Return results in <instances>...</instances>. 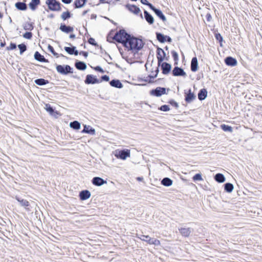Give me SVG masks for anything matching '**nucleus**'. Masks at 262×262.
Returning a JSON list of instances; mask_svg holds the SVG:
<instances>
[{
  "label": "nucleus",
  "instance_id": "obj_1",
  "mask_svg": "<svg viewBox=\"0 0 262 262\" xmlns=\"http://www.w3.org/2000/svg\"><path fill=\"white\" fill-rule=\"evenodd\" d=\"M111 39L121 43L128 51H131L135 54L141 50L144 45L142 39L128 33L123 29L117 31Z\"/></svg>",
  "mask_w": 262,
  "mask_h": 262
},
{
  "label": "nucleus",
  "instance_id": "obj_2",
  "mask_svg": "<svg viewBox=\"0 0 262 262\" xmlns=\"http://www.w3.org/2000/svg\"><path fill=\"white\" fill-rule=\"evenodd\" d=\"M56 69L57 72L61 75H67L73 73V68L68 64H56Z\"/></svg>",
  "mask_w": 262,
  "mask_h": 262
},
{
  "label": "nucleus",
  "instance_id": "obj_3",
  "mask_svg": "<svg viewBox=\"0 0 262 262\" xmlns=\"http://www.w3.org/2000/svg\"><path fill=\"white\" fill-rule=\"evenodd\" d=\"M46 4L48 6V9L53 11H60L61 10V6H63L57 0H47Z\"/></svg>",
  "mask_w": 262,
  "mask_h": 262
},
{
  "label": "nucleus",
  "instance_id": "obj_4",
  "mask_svg": "<svg viewBox=\"0 0 262 262\" xmlns=\"http://www.w3.org/2000/svg\"><path fill=\"white\" fill-rule=\"evenodd\" d=\"M166 90H167V91H169L170 89L169 88L166 89L164 87L158 86L156 89L151 90L149 91V94L151 96L159 97L161 96L162 95L167 94Z\"/></svg>",
  "mask_w": 262,
  "mask_h": 262
},
{
  "label": "nucleus",
  "instance_id": "obj_5",
  "mask_svg": "<svg viewBox=\"0 0 262 262\" xmlns=\"http://www.w3.org/2000/svg\"><path fill=\"white\" fill-rule=\"evenodd\" d=\"M130 150L128 149H123L119 150L115 154V157L117 159L125 160L127 158L130 157Z\"/></svg>",
  "mask_w": 262,
  "mask_h": 262
},
{
  "label": "nucleus",
  "instance_id": "obj_6",
  "mask_svg": "<svg viewBox=\"0 0 262 262\" xmlns=\"http://www.w3.org/2000/svg\"><path fill=\"white\" fill-rule=\"evenodd\" d=\"M140 238L142 241L146 242L150 245H154L155 246H159L160 245V242L159 240L156 238H151L148 235H141Z\"/></svg>",
  "mask_w": 262,
  "mask_h": 262
},
{
  "label": "nucleus",
  "instance_id": "obj_7",
  "mask_svg": "<svg viewBox=\"0 0 262 262\" xmlns=\"http://www.w3.org/2000/svg\"><path fill=\"white\" fill-rule=\"evenodd\" d=\"M156 38L161 43L165 42L171 43L172 42L171 38L167 35H164L160 32H156Z\"/></svg>",
  "mask_w": 262,
  "mask_h": 262
},
{
  "label": "nucleus",
  "instance_id": "obj_8",
  "mask_svg": "<svg viewBox=\"0 0 262 262\" xmlns=\"http://www.w3.org/2000/svg\"><path fill=\"white\" fill-rule=\"evenodd\" d=\"M84 82L86 84H94L100 83V81H99V79H98L96 76L92 74H88L86 76Z\"/></svg>",
  "mask_w": 262,
  "mask_h": 262
},
{
  "label": "nucleus",
  "instance_id": "obj_9",
  "mask_svg": "<svg viewBox=\"0 0 262 262\" xmlns=\"http://www.w3.org/2000/svg\"><path fill=\"white\" fill-rule=\"evenodd\" d=\"M45 108L51 116L56 118H57L58 116L60 115V113L57 111H56L55 108L51 106L49 103L45 104Z\"/></svg>",
  "mask_w": 262,
  "mask_h": 262
},
{
  "label": "nucleus",
  "instance_id": "obj_10",
  "mask_svg": "<svg viewBox=\"0 0 262 262\" xmlns=\"http://www.w3.org/2000/svg\"><path fill=\"white\" fill-rule=\"evenodd\" d=\"M155 72H156V74L149 75L146 79L139 78L138 79V81H145L146 82H148L149 83H153L154 82L153 79L157 77L158 73L159 72V69L158 68V67H156V69L155 70Z\"/></svg>",
  "mask_w": 262,
  "mask_h": 262
},
{
  "label": "nucleus",
  "instance_id": "obj_11",
  "mask_svg": "<svg viewBox=\"0 0 262 262\" xmlns=\"http://www.w3.org/2000/svg\"><path fill=\"white\" fill-rule=\"evenodd\" d=\"M172 74L173 76H183L186 77L187 76L186 72L184 70L179 67L176 66L172 71Z\"/></svg>",
  "mask_w": 262,
  "mask_h": 262
},
{
  "label": "nucleus",
  "instance_id": "obj_12",
  "mask_svg": "<svg viewBox=\"0 0 262 262\" xmlns=\"http://www.w3.org/2000/svg\"><path fill=\"white\" fill-rule=\"evenodd\" d=\"M162 73L164 75L168 74L171 70V65L167 62H162L160 64Z\"/></svg>",
  "mask_w": 262,
  "mask_h": 262
},
{
  "label": "nucleus",
  "instance_id": "obj_13",
  "mask_svg": "<svg viewBox=\"0 0 262 262\" xmlns=\"http://www.w3.org/2000/svg\"><path fill=\"white\" fill-rule=\"evenodd\" d=\"M195 98L196 96L191 92V90L190 89L188 91L187 93L185 92V101L187 103H190L192 102L195 99Z\"/></svg>",
  "mask_w": 262,
  "mask_h": 262
},
{
  "label": "nucleus",
  "instance_id": "obj_14",
  "mask_svg": "<svg viewBox=\"0 0 262 262\" xmlns=\"http://www.w3.org/2000/svg\"><path fill=\"white\" fill-rule=\"evenodd\" d=\"M126 8L134 14H138L141 10L139 7L134 4H127L125 5Z\"/></svg>",
  "mask_w": 262,
  "mask_h": 262
},
{
  "label": "nucleus",
  "instance_id": "obj_15",
  "mask_svg": "<svg viewBox=\"0 0 262 262\" xmlns=\"http://www.w3.org/2000/svg\"><path fill=\"white\" fill-rule=\"evenodd\" d=\"M92 183L97 186H101L107 183V181L101 177H95L92 180Z\"/></svg>",
  "mask_w": 262,
  "mask_h": 262
},
{
  "label": "nucleus",
  "instance_id": "obj_16",
  "mask_svg": "<svg viewBox=\"0 0 262 262\" xmlns=\"http://www.w3.org/2000/svg\"><path fill=\"white\" fill-rule=\"evenodd\" d=\"M151 10H152L155 13V14L163 22L166 21V17L160 9L157 8L154 6L153 7H152V8L151 9Z\"/></svg>",
  "mask_w": 262,
  "mask_h": 262
},
{
  "label": "nucleus",
  "instance_id": "obj_17",
  "mask_svg": "<svg viewBox=\"0 0 262 262\" xmlns=\"http://www.w3.org/2000/svg\"><path fill=\"white\" fill-rule=\"evenodd\" d=\"M225 64L230 67H234L237 65V61L236 59L231 56H227L224 59Z\"/></svg>",
  "mask_w": 262,
  "mask_h": 262
},
{
  "label": "nucleus",
  "instance_id": "obj_18",
  "mask_svg": "<svg viewBox=\"0 0 262 262\" xmlns=\"http://www.w3.org/2000/svg\"><path fill=\"white\" fill-rule=\"evenodd\" d=\"M91 195V193L88 190H81L79 193V198L81 201H85L89 199Z\"/></svg>",
  "mask_w": 262,
  "mask_h": 262
},
{
  "label": "nucleus",
  "instance_id": "obj_19",
  "mask_svg": "<svg viewBox=\"0 0 262 262\" xmlns=\"http://www.w3.org/2000/svg\"><path fill=\"white\" fill-rule=\"evenodd\" d=\"M59 30L63 33L68 34L73 32L74 28L73 27L61 23L59 27Z\"/></svg>",
  "mask_w": 262,
  "mask_h": 262
},
{
  "label": "nucleus",
  "instance_id": "obj_20",
  "mask_svg": "<svg viewBox=\"0 0 262 262\" xmlns=\"http://www.w3.org/2000/svg\"><path fill=\"white\" fill-rule=\"evenodd\" d=\"M199 68L198 61L196 56L193 57L191 60L190 69L193 72H195Z\"/></svg>",
  "mask_w": 262,
  "mask_h": 262
},
{
  "label": "nucleus",
  "instance_id": "obj_21",
  "mask_svg": "<svg viewBox=\"0 0 262 262\" xmlns=\"http://www.w3.org/2000/svg\"><path fill=\"white\" fill-rule=\"evenodd\" d=\"M109 83L111 86L115 88L121 89L123 87V85L120 80L117 79H112L109 82Z\"/></svg>",
  "mask_w": 262,
  "mask_h": 262
},
{
  "label": "nucleus",
  "instance_id": "obj_22",
  "mask_svg": "<svg viewBox=\"0 0 262 262\" xmlns=\"http://www.w3.org/2000/svg\"><path fill=\"white\" fill-rule=\"evenodd\" d=\"M34 59L41 62H49V60L46 59L39 52L36 51L34 55Z\"/></svg>",
  "mask_w": 262,
  "mask_h": 262
},
{
  "label": "nucleus",
  "instance_id": "obj_23",
  "mask_svg": "<svg viewBox=\"0 0 262 262\" xmlns=\"http://www.w3.org/2000/svg\"><path fill=\"white\" fill-rule=\"evenodd\" d=\"M74 65L76 68L78 70L84 71L86 69V64L83 61L76 60Z\"/></svg>",
  "mask_w": 262,
  "mask_h": 262
},
{
  "label": "nucleus",
  "instance_id": "obj_24",
  "mask_svg": "<svg viewBox=\"0 0 262 262\" xmlns=\"http://www.w3.org/2000/svg\"><path fill=\"white\" fill-rule=\"evenodd\" d=\"M144 16L146 21L149 24L152 25L154 23L153 16L146 10H144Z\"/></svg>",
  "mask_w": 262,
  "mask_h": 262
},
{
  "label": "nucleus",
  "instance_id": "obj_25",
  "mask_svg": "<svg viewBox=\"0 0 262 262\" xmlns=\"http://www.w3.org/2000/svg\"><path fill=\"white\" fill-rule=\"evenodd\" d=\"M179 230L181 235L184 237H188L192 231V229L190 228H181Z\"/></svg>",
  "mask_w": 262,
  "mask_h": 262
},
{
  "label": "nucleus",
  "instance_id": "obj_26",
  "mask_svg": "<svg viewBox=\"0 0 262 262\" xmlns=\"http://www.w3.org/2000/svg\"><path fill=\"white\" fill-rule=\"evenodd\" d=\"M83 129L81 131L82 133H86L92 135L95 134V129L91 126L86 125L85 124L83 125Z\"/></svg>",
  "mask_w": 262,
  "mask_h": 262
},
{
  "label": "nucleus",
  "instance_id": "obj_27",
  "mask_svg": "<svg viewBox=\"0 0 262 262\" xmlns=\"http://www.w3.org/2000/svg\"><path fill=\"white\" fill-rule=\"evenodd\" d=\"M88 0H75L73 3V7L75 9H79L83 7L86 4Z\"/></svg>",
  "mask_w": 262,
  "mask_h": 262
},
{
  "label": "nucleus",
  "instance_id": "obj_28",
  "mask_svg": "<svg viewBox=\"0 0 262 262\" xmlns=\"http://www.w3.org/2000/svg\"><path fill=\"white\" fill-rule=\"evenodd\" d=\"M207 91L206 89H201L198 93V99L200 101L205 100L207 97Z\"/></svg>",
  "mask_w": 262,
  "mask_h": 262
},
{
  "label": "nucleus",
  "instance_id": "obj_29",
  "mask_svg": "<svg viewBox=\"0 0 262 262\" xmlns=\"http://www.w3.org/2000/svg\"><path fill=\"white\" fill-rule=\"evenodd\" d=\"M40 4V0H31L29 4V7L32 11H35Z\"/></svg>",
  "mask_w": 262,
  "mask_h": 262
},
{
  "label": "nucleus",
  "instance_id": "obj_30",
  "mask_svg": "<svg viewBox=\"0 0 262 262\" xmlns=\"http://www.w3.org/2000/svg\"><path fill=\"white\" fill-rule=\"evenodd\" d=\"M15 7L18 10L26 11L27 9V5L25 2H16L15 4Z\"/></svg>",
  "mask_w": 262,
  "mask_h": 262
},
{
  "label": "nucleus",
  "instance_id": "obj_31",
  "mask_svg": "<svg viewBox=\"0 0 262 262\" xmlns=\"http://www.w3.org/2000/svg\"><path fill=\"white\" fill-rule=\"evenodd\" d=\"M15 199L19 203L21 206L25 207L26 209H27V207L30 206L29 202L26 200L17 196L15 197Z\"/></svg>",
  "mask_w": 262,
  "mask_h": 262
},
{
  "label": "nucleus",
  "instance_id": "obj_32",
  "mask_svg": "<svg viewBox=\"0 0 262 262\" xmlns=\"http://www.w3.org/2000/svg\"><path fill=\"white\" fill-rule=\"evenodd\" d=\"M214 179L215 181L220 183L224 182L226 180L224 175L221 173H216L214 177Z\"/></svg>",
  "mask_w": 262,
  "mask_h": 262
},
{
  "label": "nucleus",
  "instance_id": "obj_33",
  "mask_svg": "<svg viewBox=\"0 0 262 262\" xmlns=\"http://www.w3.org/2000/svg\"><path fill=\"white\" fill-rule=\"evenodd\" d=\"M172 183L173 181L168 177L164 178L161 182V184L166 187L170 186L172 185Z\"/></svg>",
  "mask_w": 262,
  "mask_h": 262
},
{
  "label": "nucleus",
  "instance_id": "obj_34",
  "mask_svg": "<svg viewBox=\"0 0 262 262\" xmlns=\"http://www.w3.org/2000/svg\"><path fill=\"white\" fill-rule=\"evenodd\" d=\"M70 127L74 130H78L81 127V124L78 121L75 120L70 123Z\"/></svg>",
  "mask_w": 262,
  "mask_h": 262
},
{
  "label": "nucleus",
  "instance_id": "obj_35",
  "mask_svg": "<svg viewBox=\"0 0 262 262\" xmlns=\"http://www.w3.org/2000/svg\"><path fill=\"white\" fill-rule=\"evenodd\" d=\"M34 83L38 85L42 86L49 83V81L43 78H38L34 80Z\"/></svg>",
  "mask_w": 262,
  "mask_h": 262
},
{
  "label": "nucleus",
  "instance_id": "obj_36",
  "mask_svg": "<svg viewBox=\"0 0 262 262\" xmlns=\"http://www.w3.org/2000/svg\"><path fill=\"white\" fill-rule=\"evenodd\" d=\"M224 190L226 192L231 193L234 188L233 185L231 183H226L224 184Z\"/></svg>",
  "mask_w": 262,
  "mask_h": 262
},
{
  "label": "nucleus",
  "instance_id": "obj_37",
  "mask_svg": "<svg viewBox=\"0 0 262 262\" xmlns=\"http://www.w3.org/2000/svg\"><path fill=\"white\" fill-rule=\"evenodd\" d=\"M214 35L215 39L219 41L220 43V45L221 47H223V37L221 35V34L217 32V31H215L214 32Z\"/></svg>",
  "mask_w": 262,
  "mask_h": 262
},
{
  "label": "nucleus",
  "instance_id": "obj_38",
  "mask_svg": "<svg viewBox=\"0 0 262 262\" xmlns=\"http://www.w3.org/2000/svg\"><path fill=\"white\" fill-rule=\"evenodd\" d=\"M23 28L26 31H32L34 29V26L33 23L25 22L23 25Z\"/></svg>",
  "mask_w": 262,
  "mask_h": 262
},
{
  "label": "nucleus",
  "instance_id": "obj_39",
  "mask_svg": "<svg viewBox=\"0 0 262 262\" xmlns=\"http://www.w3.org/2000/svg\"><path fill=\"white\" fill-rule=\"evenodd\" d=\"M72 15L73 14H72L69 11L67 10L66 12H63L61 14L60 17L63 20H66L72 17Z\"/></svg>",
  "mask_w": 262,
  "mask_h": 262
},
{
  "label": "nucleus",
  "instance_id": "obj_40",
  "mask_svg": "<svg viewBox=\"0 0 262 262\" xmlns=\"http://www.w3.org/2000/svg\"><path fill=\"white\" fill-rule=\"evenodd\" d=\"M221 128L224 132L232 133L233 132V128L232 126L223 124L221 125Z\"/></svg>",
  "mask_w": 262,
  "mask_h": 262
},
{
  "label": "nucleus",
  "instance_id": "obj_41",
  "mask_svg": "<svg viewBox=\"0 0 262 262\" xmlns=\"http://www.w3.org/2000/svg\"><path fill=\"white\" fill-rule=\"evenodd\" d=\"M17 47L19 50L20 55H22L27 50V47L24 43L18 45Z\"/></svg>",
  "mask_w": 262,
  "mask_h": 262
},
{
  "label": "nucleus",
  "instance_id": "obj_42",
  "mask_svg": "<svg viewBox=\"0 0 262 262\" xmlns=\"http://www.w3.org/2000/svg\"><path fill=\"white\" fill-rule=\"evenodd\" d=\"M67 44L71 47H65L64 48V50L70 55H72V53H73V48H74V46H72L70 43H67Z\"/></svg>",
  "mask_w": 262,
  "mask_h": 262
},
{
  "label": "nucleus",
  "instance_id": "obj_43",
  "mask_svg": "<svg viewBox=\"0 0 262 262\" xmlns=\"http://www.w3.org/2000/svg\"><path fill=\"white\" fill-rule=\"evenodd\" d=\"M171 54L174 61V64H177L179 60V55L178 53L174 50H172L171 51Z\"/></svg>",
  "mask_w": 262,
  "mask_h": 262
},
{
  "label": "nucleus",
  "instance_id": "obj_44",
  "mask_svg": "<svg viewBox=\"0 0 262 262\" xmlns=\"http://www.w3.org/2000/svg\"><path fill=\"white\" fill-rule=\"evenodd\" d=\"M157 60H158V67H157L159 68L160 66L161 63H162V62H163L164 60V58H163V57H162L161 53H160V52H157Z\"/></svg>",
  "mask_w": 262,
  "mask_h": 262
},
{
  "label": "nucleus",
  "instance_id": "obj_45",
  "mask_svg": "<svg viewBox=\"0 0 262 262\" xmlns=\"http://www.w3.org/2000/svg\"><path fill=\"white\" fill-rule=\"evenodd\" d=\"M192 180L194 182L202 181L203 178L202 177V174L201 173H196L192 177Z\"/></svg>",
  "mask_w": 262,
  "mask_h": 262
},
{
  "label": "nucleus",
  "instance_id": "obj_46",
  "mask_svg": "<svg viewBox=\"0 0 262 262\" xmlns=\"http://www.w3.org/2000/svg\"><path fill=\"white\" fill-rule=\"evenodd\" d=\"M48 49L54 56L56 57H59V54L55 51L54 48L51 45H48Z\"/></svg>",
  "mask_w": 262,
  "mask_h": 262
},
{
  "label": "nucleus",
  "instance_id": "obj_47",
  "mask_svg": "<svg viewBox=\"0 0 262 262\" xmlns=\"http://www.w3.org/2000/svg\"><path fill=\"white\" fill-rule=\"evenodd\" d=\"M33 34L31 31H27L23 35V37L27 39H31L32 38Z\"/></svg>",
  "mask_w": 262,
  "mask_h": 262
},
{
  "label": "nucleus",
  "instance_id": "obj_48",
  "mask_svg": "<svg viewBox=\"0 0 262 262\" xmlns=\"http://www.w3.org/2000/svg\"><path fill=\"white\" fill-rule=\"evenodd\" d=\"M168 103L170 104L171 106H173L176 108H178L179 107V105L177 102H176L173 99H170L168 101Z\"/></svg>",
  "mask_w": 262,
  "mask_h": 262
},
{
  "label": "nucleus",
  "instance_id": "obj_49",
  "mask_svg": "<svg viewBox=\"0 0 262 262\" xmlns=\"http://www.w3.org/2000/svg\"><path fill=\"white\" fill-rule=\"evenodd\" d=\"M158 109L163 112H167L170 110V107L168 105L164 104L159 107Z\"/></svg>",
  "mask_w": 262,
  "mask_h": 262
},
{
  "label": "nucleus",
  "instance_id": "obj_50",
  "mask_svg": "<svg viewBox=\"0 0 262 262\" xmlns=\"http://www.w3.org/2000/svg\"><path fill=\"white\" fill-rule=\"evenodd\" d=\"M17 45L15 43L11 42L9 46L6 47V50H13L16 49Z\"/></svg>",
  "mask_w": 262,
  "mask_h": 262
},
{
  "label": "nucleus",
  "instance_id": "obj_51",
  "mask_svg": "<svg viewBox=\"0 0 262 262\" xmlns=\"http://www.w3.org/2000/svg\"><path fill=\"white\" fill-rule=\"evenodd\" d=\"M88 42L95 47H99L98 44L96 42L95 39L93 37H90L88 39Z\"/></svg>",
  "mask_w": 262,
  "mask_h": 262
},
{
  "label": "nucleus",
  "instance_id": "obj_52",
  "mask_svg": "<svg viewBox=\"0 0 262 262\" xmlns=\"http://www.w3.org/2000/svg\"><path fill=\"white\" fill-rule=\"evenodd\" d=\"M140 2L144 5H146L147 6L149 7V8L151 9L152 8V7H153L154 5L151 4L150 3H149L147 0H140Z\"/></svg>",
  "mask_w": 262,
  "mask_h": 262
},
{
  "label": "nucleus",
  "instance_id": "obj_53",
  "mask_svg": "<svg viewBox=\"0 0 262 262\" xmlns=\"http://www.w3.org/2000/svg\"><path fill=\"white\" fill-rule=\"evenodd\" d=\"M110 80V77L108 75H104L101 76V79H99V81H100V82L102 81H109Z\"/></svg>",
  "mask_w": 262,
  "mask_h": 262
},
{
  "label": "nucleus",
  "instance_id": "obj_54",
  "mask_svg": "<svg viewBox=\"0 0 262 262\" xmlns=\"http://www.w3.org/2000/svg\"><path fill=\"white\" fill-rule=\"evenodd\" d=\"M98 47L100 50V53L101 54L104 53V54L106 56H107L110 58V60H112V58L111 57V56L104 50H103L101 46H99Z\"/></svg>",
  "mask_w": 262,
  "mask_h": 262
},
{
  "label": "nucleus",
  "instance_id": "obj_55",
  "mask_svg": "<svg viewBox=\"0 0 262 262\" xmlns=\"http://www.w3.org/2000/svg\"><path fill=\"white\" fill-rule=\"evenodd\" d=\"M94 70H95L97 72H99L101 73H103L104 72V71L103 69L99 66H97L93 68Z\"/></svg>",
  "mask_w": 262,
  "mask_h": 262
},
{
  "label": "nucleus",
  "instance_id": "obj_56",
  "mask_svg": "<svg viewBox=\"0 0 262 262\" xmlns=\"http://www.w3.org/2000/svg\"><path fill=\"white\" fill-rule=\"evenodd\" d=\"M206 18L207 21L209 22L212 19V16L210 13H207L206 15Z\"/></svg>",
  "mask_w": 262,
  "mask_h": 262
},
{
  "label": "nucleus",
  "instance_id": "obj_57",
  "mask_svg": "<svg viewBox=\"0 0 262 262\" xmlns=\"http://www.w3.org/2000/svg\"><path fill=\"white\" fill-rule=\"evenodd\" d=\"M79 54L83 56L85 58L88 56V52L86 51H81L79 52Z\"/></svg>",
  "mask_w": 262,
  "mask_h": 262
},
{
  "label": "nucleus",
  "instance_id": "obj_58",
  "mask_svg": "<svg viewBox=\"0 0 262 262\" xmlns=\"http://www.w3.org/2000/svg\"><path fill=\"white\" fill-rule=\"evenodd\" d=\"M73 53H72V55L77 56L78 55V54H79V52H78V51L77 50H76V47H74V48H73Z\"/></svg>",
  "mask_w": 262,
  "mask_h": 262
},
{
  "label": "nucleus",
  "instance_id": "obj_59",
  "mask_svg": "<svg viewBox=\"0 0 262 262\" xmlns=\"http://www.w3.org/2000/svg\"><path fill=\"white\" fill-rule=\"evenodd\" d=\"M73 0H61V2L65 4H70Z\"/></svg>",
  "mask_w": 262,
  "mask_h": 262
},
{
  "label": "nucleus",
  "instance_id": "obj_60",
  "mask_svg": "<svg viewBox=\"0 0 262 262\" xmlns=\"http://www.w3.org/2000/svg\"><path fill=\"white\" fill-rule=\"evenodd\" d=\"M120 0H112V2H110V3L107 2V3H110L111 2L112 3L113 5H117L118 2H120Z\"/></svg>",
  "mask_w": 262,
  "mask_h": 262
},
{
  "label": "nucleus",
  "instance_id": "obj_61",
  "mask_svg": "<svg viewBox=\"0 0 262 262\" xmlns=\"http://www.w3.org/2000/svg\"><path fill=\"white\" fill-rule=\"evenodd\" d=\"M162 51H163V49L158 46L157 47V52H159L160 53H161Z\"/></svg>",
  "mask_w": 262,
  "mask_h": 262
},
{
  "label": "nucleus",
  "instance_id": "obj_62",
  "mask_svg": "<svg viewBox=\"0 0 262 262\" xmlns=\"http://www.w3.org/2000/svg\"><path fill=\"white\" fill-rule=\"evenodd\" d=\"M97 18V15L95 14H92L91 16V19H96Z\"/></svg>",
  "mask_w": 262,
  "mask_h": 262
},
{
  "label": "nucleus",
  "instance_id": "obj_63",
  "mask_svg": "<svg viewBox=\"0 0 262 262\" xmlns=\"http://www.w3.org/2000/svg\"><path fill=\"white\" fill-rule=\"evenodd\" d=\"M138 181H142L143 180V178L142 177H139L136 178Z\"/></svg>",
  "mask_w": 262,
  "mask_h": 262
},
{
  "label": "nucleus",
  "instance_id": "obj_64",
  "mask_svg": "<svg viewBox=\"0 0 262 262\" xmlns=\"http://www.w3.org/2000/svg\"><path fill=\"white\" fill-rule=\"evenodd\" d=\"M69 37L71 39H74L75 38V35L74 34H71L69 36Z\"/></svg>",
  "mask_w": 262,
  "mask_h": 262
}]
</instances>
